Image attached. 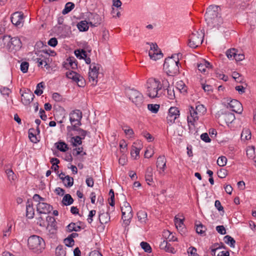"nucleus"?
Segmentation results:
<instances>
[{
    "label": "nucleus",
    "mask_w": 256,
    "mask_h": 256,
    "mask_svg": "<svg viewBox=\"0 0 256 256\" xmlns=\"http://www.w3.org/2000/svg\"><path fill=\"white\" fill-rule=\"evenodd\" d=\"M204 18L208 26L210 28H218L222 23L220 8L217 6H210L206 8Z\"/></svg>",
    "instance_id": "1"
},
{
    "label": "nucleus",
    "mask_w": 256,
    "mask_h": 256,
    "mask_svg": "<svg viewBox=\"0 0 256 256\" xmlns=\"http://www.w3.org/2000/svg\"><path fill=\"white\" fill-rule=\"evenodd\" d=\"M180 54H172L166 58L164 64V70L169 76H174L179 72L178 56Z\"/></svg>",
    "instance_id": "2"
},
{
    "label": "nucleus",
    "mask_w": 256,
    "mask_h": 256,
    "mask_svg": "<svg viewBox=\"0 0 256 256\" xmlns=\"http://www.w3.org/2000/svg\"><path fill=\"white\" fill-rule=\"evenodd\" d=\"M28 245L29 248L34 252L40 253L44 248L45 242L41 237L32 235L28 238Z\"/></svg>",
    "instance_id": "3"
},
{
    "label": "nucleus",
    "mask_w": 256,
    "mask_h": 256,
    "mask_svg": "<svg viewBox=\"0 0 256 256\" xmlns=\"http://www.w3.org/2000/svg\"><path fill=\"white\" fill-rule=\"evenodd\" d=\"M162 88L160 82L154 79H150L147 82V94L151 98L157 96L158 91Z\"/></svg>",
    "instance_id": "4"
},
{
    "label": "nucleus",
    "mask_w": 256,
    "mask_h": 256,
    "mask_svg": "<svg viewBox=\"0 0 256 256\" xmlns=\"http://www.w3.org/2000/svg\"><path fill=\"white\" fill-rule=\"evenodd\" d=\"M204 34L202 32H194L190 36L188 46L192 48H196L200 46L204 40Z\"/></svg>",
    "instance_id": "5"
},
{
    "label": "nucleus",
    "mask_w": 256,
    "mask_h": 256,
    "mask_svg": "<svg viewBox=\"0 0 256 256\" xmlns=\"http://www.w3.org/2000/svg\"><path fill=\"white\" fill-rule=\"evenodd\" d=\"M100 65L92 62L89 68L88 80L90 82L92 86H95L98 82V76L99 74V70Z\"/></svg>",
    "instance_id": "6"
},
{
    "label": "nucleus",
    "mask_w": 256,
    "mask_h": 256,
    "mask_svg": "<svg viewBox=\"0 0 256 256\" xmlns=\"http://www.w3.org/2000/svg\"><path fill=\"white\" fill-rule=\"evenodd\" d=\"M127 95L130 100L134 103L137 107H140L144 102L143 96L138 91L130 89L127 92Z\"/></svg>",
    "instance_id": "7"
},
{
    "label": "nucleus",
    "mask_w": 256,
    "mask_h": 256,
    "mask_svg": "<svg viewBox=\"0 0 256 256\" xmlns=\"http://www.w3.org/2000/svg\"><path fill=\"white\" fill-rule=\"evenodd\" d=\"M121 211L122 212V218L124 222H128L132 218V210L130 204L125 201L123 203V206H121Z\"/></svg>",
    "instance_id": "8"
},
{
    "label": "nucleus",
    "mask_w": 256,
    "mask_h": 256,
    "mask_svg": "<svg viewBox=\"0 0 256 256\" xmlns=\"http://www.w3.org/2000/svg\"><path fill=\"white\" fill-rule=\"evenodd\" d=\"M146 44L150 46V48L149 50L148 54L152 60H156L162 57L163 54L161 50L158 48L156 43L146 42Z\"/></svg>",
    "instance_id": "9"
},
{
    "label": "nucleus",
    "mask_w": 256,
    "mask_h": 256,
    "mask_svg": "<svg viewBox=\"0 0 256 256\" xmlns=\"http://www.w3.org/2000/svg\"><path fill=\"white\" fill-rule=\"evenodd\" d=\"M82 116V112L80 110H72L70 114V121L72 124L71 126L74 124H76L78 126H81Z\"/></svg>",
    "instance_id": "10"
},
{
    "label": "nucleus",
    "mask_w": 256,
    "mask_h": 256,
    "mask_svg": "<svg viewBox=\"0 0 256 256\" xmlns=\"http://www.w3.org/2000/svg\"><path fill=\"white\" fill-rule=\"evenodd\" d=\"M180 112L178 108L175 106L170 107L168 110V115L166 117L168 124L171 125L175 122L176 120L179 118Z\"/></svg>",
    "instance_id": "11"
},
{
    "label": "nucleus",
    "mask_w": 256,
    "mask_h": 256,
    "mask_svg": "<svg viewBox=\"0 0 256 256\" xmlns=\"http://www.w3.org/2000/svg\"><path fill=\"white\" fill-rule=\"evenodd\" d=\"M190 116H188L187 120L188 124L189 129L190 130V125L194 126L195 122H196L198 120V112L192 106H190Z\"/></svg>",
    "instance_id": "12"
},
{
    "label": "nucleus",
    "mask_w": 256,
    "mask_h": 256,
    "mask_svg": "<svg viewBox=\"0 0 256 256\" xmlns=\"http://www.w3.org/2000/svg\"><path fill=\"white\" fill-rule=\"evenodd\" d=\"M24 14L22 12H14L11 16L10 19L12 24L16 26H20L24 22Z\"/></svg>",
    "instance_id": "13"
},
{
    "label": "nucleus",
    "mask_w": 256,
    "mask_h": 256,
    "mask_svg": "<svg viewBox=\"0 0 256 256\" xmlns=\"http://www.w3.org/2000/svg\"><path fill=\"white\" fill-rule=\"evenodd\" d=\"M88 18L89 24L92 27L98 26L101 24L102 20L100 15L96 13H90Z\"/></svg>",
    "instance_id": "14"
},
{
    "label": "nucleus",
    "mask_w": 256,
    "mask_h": 256,
    "mask_svg": "<svg viewBox=\"0 0 256 256\" xmlns=\"http://www.w3.org/2000/svg\"><path fill=\"white\" fill-rule=\"evenodd\" d=\"M52 209V206L46 202H39L36 205V211L40 214H49Z\"/></svg>",
    "instance_id": "15"
},
{
    "label": "nucleus",
    "mask_w": 256,
    "mask_h": 256,
    "mask_svg": "<svg viewBox=\"0 0 256 256\" xmlns=\"http://www.w3.org/2000/svg\"><path fill=\"white\" fill-rule=\"evenodd\" d=\"M21 96L22 102L24 105L29 104L34 98V95L30 89L25 90Z\"/></svg>",
    "instance_id": "16"
},
{
    "label": "nucleus",
    "mask_w": 256,
    "mask_h": 256,
    "mask_svg": "<svg viewBox=\"0 0 256 256\" xmlns=\"http://www.w3.org/2000/svg\"><path fill=\"white\" fill-rule=\"evenodd\" d=\"M228 106L232 109V110L236 113L241 114L243 110V108L242 104L236 100H232L228 103Z\"/></svg>",
    "instance_id": "17"
},
{
    "label": "nucleus",
    "mask_w": 256,
    "mask_h": 256,
    "mask_svg": "<svg viewBox=\"0 0 256 256\" xmlns=\"http://www.w3.org/2000/svg\"><path fill=\"white\" fill-rule=\"evenodd\" d=\"M22 46L21 40L18 37L11 38L10 42L9 49L18 50Z\"/></svg>",
    "instance_id": "18"
},
{
    "label": "nucleus",
    "mask_w": 256,
    "mask_h": 256,
    "mask_svg": "<svg viewBox=\"0 0 256 256\" xmlns=\"http://www.w3.org/2000/svg\"><path fill=\"white\" fill-rule=\"evenodd\" d=\"M79 126H78L76 124H74L72 126H68L66 128L68 132H70L72 131H76L78 132V134L80 135L79 136L82 137V139H84L88 132L79 128Z\"/></svg>",
    "instance_id": "19"
},
{
    "label": "nucleus",
    "mask_w": 256,
    "mask_h": 256,
    "mask_svg": "<svg viewBox=\"0 0 256 256\" xmlns=\"http://www.w3.org/2000/svg\"><path fill=\"white\" fill-rule=\"evenodd\" d=\"M61 175L65 176V174L62 172L58 175V176L62 180L64 185L67 188L71 187L74 184V178L69 176H66L64 177H61Z\"/></svg>",
    "instance_id": "20"
},
{
    "label": "nucleus",
    "mask_w": 256,
    "mask_h": 256,
    "mask_svg": "<svg viewBox=\"0 0 256 256\" xmlns=\"http://www.w3.org/2000/svg\"><path fill=\"white\" fill-rule=\"evenodd\" d=\"M34 215V210L32 203L28 200L26 206V216L28 218H32Z\"/></svg>",
    "instance_id": "21"
},
{
    "label": "nucleus",
    "mask_w": 256,
    "mask_h": 256,
    "mask_svg": "<svg viewBox=\"0 0 256 256\" xmlns=\"http://www.w3.org/2000/svg\"><path fill=\"white\" fill-rule=\"evenodd\" d=\"M64 66L66 68H68V66L71 67L72 69L76 68L78 65L76 60L73 56L69 57L66 59V62L64 64Z\"/></svg>",
    "instance_id": "22"
},
{
    "label": "nucleus",
    "mask_w": 256,
    "mask_h": 256,
    "mask_svg": "<svg viewBox=\"0 0 256 256\" xmlns=\"http://www.w3.org/2000/svg\"><path fill=\"white\" fill-rule=\"evenodd\" d=\"M222 118L224 120L226 124H230L235 119V116L234 114L228 112L222 114Z\"/></svg>",
    "instance_id": "23"
},
{
    "label": "nucleus",
    "mask_w": 256,
    "mask_h": 256,
    "mask_svg": "<svg viewBox=\"0 0 256 256\" xmlns=\"http://www.w3.org/2000/svg\"><path fill=\"white\" fill-rule=\"evenodd\" d=\"M166 164V158L164 156H159L156 161V167L160 170L164 171Z\"/></svg>",
    "instance_id": "24"
},
{
    "label": "nucleus",
    "mask_w": 256,
    "mask_h": 256,
    "mask_svg": "<svg viewBox=\"0 0 256 256\" xmlns=\"http://www.w3.org/2000/svg\"><path fill=\"white\" fill-rule=\"evenodd\" d=\"M54 144L56 148L62 152H66L69 150L68 145L63 141L60 140Z\"/></svg>",
    "instance_id": "25"
},
{
    "label": "nucleus",
    "mask_w": 256,
    "mask_h": 256,
    "mask_svg": "<svg viewBox=\"0 0 256 256\" xmlns=\"http://www.w3.org/2000/svg\"><path fill=\"white\" fill-rule=\"evenodd\" d=\"M10 36L5 35L0 38V48L6 46L9 48Z\"/></svg>",
    "instance_id": "26"
},
{
    "label": "nucleus",
    "mask_w": 256,
    "mask_h": 256,
    "mask_svg": "<svg viewBox=\"0 0 256 256\" xmlns=\"http://www.w3.org/2000/svg\"><path fill=\"white\" fill-rule=\"evenodd\" d=\"M195 226L196 227V232L198 234H200L201 236L206 235V228L205 226L203 225L200 222H198V223L196 222L195 224Z\"/></svg>",
    "instance_id": "27"
},
{
    "label": "nucleus",
    "mask_w": 256,
    "mask_h": 256,
    "mask_svg": "<svg viewBox=\"0 0 256 256\" xmlns=\"http://www.w3.org/2000/svg\"><path fill=\"white\" fill-rule=\"evenodd\" d=\"M99 220L101 224H106L110 222V216L108 212H103L99 214Z\"/></svg>",
    "instance_id": "28"
},
{
    "label": "nucleus",
    "mask_w": 256,
    "mask_h": 256,
    "mask_svg": "<svg viewBox=\"0 0 256 256\" xmlns=\"http://www.w3.org/2000/svg\"><path fill=\"white\" fill-rule=\"evenodd\" d=\"M88 24L89 22L88 21L86 20H82L78 24L77 26L80 31L86 32L88 30Z\"/></svg>",
    "instance_id": "29"
},
{
    "label": "nucleus",
    "mask_w": 256,
    "mask_h": 256,
    "mask_svg": "<svg viewBox=\"0 0 256 256\" xmlns=\"http://www.w3.org/2000/svg\"><path fill=\"white\" fill-rule=\"evenodd\" d=\"M137 216L138 221L142 223H146L147 220V213L144 210H139L137 212Z\"/></svg>",
    "instance_id": "30"
},
{
    "label": "nucleus",
    "mask_w": 256,
    "mask_h": 256,
    "mask_svg": "<svg viewBox=\"0 0 256 256\" xmlns=\"http://www.w3.org/2000/svg\"><path fill=\"white\" fill-rule=\"evenodd\" d=\"M62 202L64 206H69L74 202V199L70 194H66L63 197Z\"/></svg>",
    "instance_id": "31"
},
{
    "label": "nucleus",
    "mask_w": 256,
    "mask_h": 256,
    "mask_svg": "<svg viewBox=\"0 0 256 256\" xmlns=\"http://www.w3.org/2000/svg\"><path fill=\"white\" fill-rule=\"evenodd\" d=\"M241 140H247L251 138V132L248 128L243 129L241 134Z\"/></svg>",
    "instance_id": "32"
},
{
    "label": "nucleus",
    "mask_w": 256,
    "mask_h": 256,
    "mask_svg": "<svg viewBox=\"0 0 256 256\" xmlns=\"http://www.w3.org/2000/svg\"><path fill=\"white\" fill-rule=\"evenodd\" d=\"M145 179L149 185L150 184V182H152V169L151 167L148 168L145 175Z\"/></svg>",
    "instance_id": "33"
},
{
    "label": "nucleus",
    "mask_w": 256,
    "mask_h": 256,
    "mask_svg": "<svg viewBox=\"0 0 256 256\" xmlns=\"http://www.w3.org/2000/svg\"><path fill=\"white\" fill-rule=\"evenodd\" d=\"M66 248L62 245H58L56 248V256H66Z\"/></svg>",
    "instance_id": "34"
},
{
    "label": "nucleus",
    "mask_w": 256,
    "mask_h": 256,
    "mask_svg": "<svg viewBox=\"0 0 256 256\" xmlns=\"http://www.w3.org/2000/svg\"><path fill=\"white\" fill-rule=\"evenodd\" d=\"M40 58H36V60L38 63V66H40L44 63V66L46 67L48 65V62L49 61L48 58H44V56L41 54L39 55Z\"/></svg>",
    "instance_id": "35"
},
{
    "label": "nucleus",
    "mask_w": 256,
    "mask_h": 256,
    "mask_svg": "<svg viewBox=\"0 0 256 256\" xmlns=\"http://www.w3.org/2000/svg\"><path fill=\"white\" fill-rule=\"evenodd\" d=\"M67 231L70 232L72 231L78 232L82 228L80 226L76 225L74 222H71L67 226Z\"/></svg>",
    "instance_id": "36"
},
{
    "label": "nucleus",
    "mask_w": 256,
    "mask_h": 256,
    "mask_svg": "<svg viewBox=\"0 0 256 256\" xmlns=\"http://www.w3.org/2000/svg\"><path fill=\"white\" fill-rule=\"evenodd\" d=\"M66 74L68 78L72 79L74 82L78 80V76H80V74L75 72L69 70L66 72Z\"/></svg>",
    "instance_id": "37"
},
{
    "label": "nucleus",
    "mask_w": 256,
    "mask_h": 256,
    "mask_svg": "<svg viewBox=\"0 0 256 256\" xmlns=\"http://www.w3.org/2000/svg\"><path fill=\"white\" fill-rule=\"evenodd\" d=\"M74 8V4L72 2H67L66 5L64 9L62 11V14H66L69 13L72 10H73Z\"/></svg>",
    "instance_id": "38"
},
{
    "label": "nucleus",
    "mask_w": 256,
    "mask_h": 256,
    "mask_svg": "<svg viewBox=\"0 0 256 256\" xmlns=\"http://www.w3.org/2000/svg\"><path fill=\"white\" fill-rule=\"evenodd\" d=\"M224 240L226 244H229L231 248H234L236 244V240L232 236L228 235L226 236L224 238Z\"/></svg>",
    "instance_id": "39"
},
{
    "label": "nucleus",
    "mask_w": 256,
    "mask_h": 256,
    "mask_svg": "<svg viewBox=\"0 0 256 256\" xmlns=\"http://www.w3.org/2000/svg\"><path fill=\"white\" fill-rule=\"evenodd\" d=\"M140 245L141 248L144 250V251L148 253H150L152 252V249L147 242H140Z\"/></svg>",
    "instance_id": "40"
},
{
    "label": "nucleus",
    "mask_w": 256,
    "mask_h": 256,
    "mask_svg": "<svg viewBox=\"0 0 256 256\" xmlns=\"http://www.w3.org/2000/svg\"><path fill=\"white\" fill-rule=\"evenodd\" d=\"M82 138L80 136H76L72 138V144L74 146L82 144Z\"/></svg>",
    "instance_id": "41"
},
{
    "label": "nucleus",
    "mask_w": 256,
    "mask_h": 256,
    "mask_svg": "<svg viewBox=\"0 0 256 256\" xmlns=\"http://www.w3.org/2000/svg\"><path fill=\"white\" fill-rule=\"evenodd\" d=\"M32 131H34V128H30L28 130V137L30 141L34 143H37L39 140H38L36 134L32 132Z\"/></svg>",
    "instance_id": "42"
},
{
    "label": "nucleus",
    "mask_w": 256,
    "mask_h": 256,
    "mask_svg": "<svg viewBox=\"0 0 256 256\" xmlns=\"http://www.w3.org/2000/svg\"><path fill=\"white\" fill-rule=\"evenodd\" d=\"M148 108L152 112L156 114L158 111L160 105L157 104H148Z\"/></svg>",
    "instance_id": "43"
},
{
    "label": "nucleus",
    "mask_w": 256,
    "mask_h": 256,
    "mask_svg": "<svg viewBox=\"0 0 256 256\" xmlns=\"http://www.w3.org/2000/svg\"><path fill=\"white\" fill-rule=\"evenodd\" d=\"M226 247L224 245V244L222 242H220V244L218 243H215L212 246L210 247V249L212 251H216V250L220 249V248H226Z\"/></svg>",
    "instance_id": "44"
},
{
    "label": "nucleus",
    "mask_w": 256,
    "mask_h": 256,
    "mask_svg": "<svg viewBox=\"0 0 256 256\" xmlns=\"http://www.w3.org/2000/svg\"><path fill=\"white\" fill-rule=\"evenodd\" d=\"M166 90L168 98L170 100H174L175 98V94L174 88L172 87H168V88H166Z\"/></svg>",
    "instance_id": "45"
},
{
    "label": "nucleus",
    "mask_w": 256,
    "mask_h": 256,
    "mask_svg": "<svg viewBox=\"0 0 256 256\" xmlns=\"http://www.w3.org/2000/svg\"><path fill=\"white\" fill-rule=\"evenodd\" d=\"M227 162V158L224 156H222L218 158L217 160V164L220 166H226Z\"/></svg>",
    "instance_id": "46"
},
{
    "label": "nucleus",
    "mask_w": 256,
    "mask_h": 256,
    "mask_svg": "<svg viewBox=\"0 0 256 256\" xmlns=\"http://www.w3.org/2000/svg\"><path fill=\"white\" fill-rule=\"evenodd\" d=\"M64 242L65 245L68 247H72L74 244V239L72 238L69 236L64 240Z\"/></svg>",
    "instance_id": "47"
},
{
    "label": "nucleus",
    "mask_w": 256,
    "mask_h": 256,
    "mask_svg": "<svg viewBox=\"0 0 256 256\" xmlns=\"http://www.w3.org/2000/svg\"><path fill=\"white\" fill-rule=\"evenodd\" d=\"M237 50L235 48H232L228 50L226 52V54L228 58H231L232 57L235 58Z\"/></svg>",
    "instance_id": "48"
},
{
    "label": "nucleus",
    "mask_w": 256,
    "mask_h": 256,
    "mask_svg": "<svg viewBox=\"0 0 256 256\" xmlns=\"http://www.w3.org/2000/svg\"><path fill=\"white\" fill-rule=\"evenodd\" d=\"M141 134L144 138H145L149 142H152L154 140V137L146 130H143Z\"/></svg>",
    "instance_id": "49"
},
{
    "label": "nucleus",
    "mask_w": 256,
    "mask_h": 256,
    "mask_svg": "<svg viewBox=\"0 0 256 256\" xmlns=\"http://www.w3.org/2000/svg\"><path fill=\"white\" fill-rule=\"evenodd\" d=\"M29 66V64L27 62H23L21 63L20 66V69L23 73H26L28 72Z\"/></svg>",
    "instance_id": "50"
},
{
    "label": "nucleus",
    "mask_w": 256,
    "mask_h": 256,
    "mask_svg": "<svg viewBox=\"0 0 256 256\" xmlns=\"http://www.w3.org/2000/svg\"><path fill=\"white\" fill-rule=\"evenodd\" d=\"M202 88L206 92H208V94L212 92L213 91V86L210 84H202Z\"/></svg>",
    "instance_id": "51"
},
{
    "label": "nucleus",
    "mask_w": 256,
    "mask_h": 256,
    "mask_svg": "<svg viewBox=\"0 0 256 256\" xmlns=\"http://www.w3.org/2000/svg\"><path fill=\"white\" fill-rule=\"evenodd\" d=\"M218 176L220 178H223L226 177L228 174L227 170L224 168H220L218 171Z\"/></svg>",
    "instance_id": "52"
},
{
    "label": "nucleus",
    "mask_w": 256,
    "mask_h": 256,
    "mask_svg": "<svg viewBox=\"0 0 256 256\" xmlns=\"http://www.w3.org/2000/svg\"><path fill=\"white\" fill-rule=\"evenodd\" d=\"M176 89L178 90L182 93L186 94L187 92L186 87V85L182 82L178 84Z\"/></svg>",
    "instance_id": "53"
},
{
    "label": "nucleus",
    "mask_w": 256,
    "mask_h": 256,
    "mask_svg": "<svg viewBox=\"0 0 256 256\" xmlns=\"http://www.w3.org/2000/svg\"><path fill=\"white\" fill-rule=\"evenodd\" d=\"M6 172L8 176V178L10 180H14L15 176L14 172L11 169H8L6 170Z\"/></svg>",
    "instance_id": "54"
},
{
    "label": "nucleus",
    "mask_w": 256,
    "mask_h": 256,
    "mask_svg": "<svg viewBox=\"0 0 256 256\" xmlns=\"http://www.w3.org/2000/svg\"><path fill=\"white\" fill-rule=\"evenodd\" d=\"M174 223L176 228H178V227L181 228L184 225V220L176 216L174 218Z\"/></svg>",
    "instance_id": "55"
},
{
    "label": "nucleus",
    "mask_w": 256,
    "mask_h": 256,
    "mask_svg": "<svg viewBox=\"0 0 256 256\" xmlns=\"http://www.w3.org/2000/svg\"><path fill=\"white\" fill-rule=\"evenodd\" d=\"M200 138L206 142H210L211 139L210 138L208 134L206 132L203 133L200 136Z\"/></svg>",
    "instance_id": "56"
},
{
    "label": "nucleus",
    "mask_w": 256,
    "mask_h": 256,
    "mask_svg": "<svg viewBox=\"0 0 256 256\" xmlns=\"http://www.w3.org/2000/svg\"><path fill=\"white\" fill-rule=\"evenodd\" d=\"M0 92L2 95L8 96L10 93L11 92V90L8 88L2 87L0 88Z\"/></svg>",
    "instance_id": "57"
},
{
    "label": "nucleus",
    "mask_w": 256,
    "mask_h": 256,
    "mask_svg": "<svg viewBox=\"0 0 256 256\" xmlns=\"http://www.w3.org/2000/svg\"><path fill=\"white\" fill-rule=\"evenodd\" d=\"M46 220L48 222H52L51 226L54 228V230L56 231V220L54 217L52 216H48L46 218Z\"/></svg>",
    "instance_id": "58"
},
{
    "label": "nucleus",
    "mask_w": 256,
    "mask_h": 256,
    "mask_svg": "<svg viewBox=\"0 0 256 256\" xmlns=\"http://www.w3.org/2000/svg\"><path fill=\"white\" fill-rule=\"evenodd\" d=\"M48 44L50 46L55 47L58 44V40L55 38H52L48 41Z\"/></svg>",
    "instance_id": "59"
},
{
    "label": "nucleus",
    "mask_w": 256,
    "mask_h": 256,
    "mask_svg": "<svg viewBox=\"0 0 256 256\" xmlns=\"http://www.w3.org/2000/svg\"><path fill=\"white\" fill-rule=\"evenodd\" d=\"M96 214V211L95 210H92L90 212L88 216V218L87 219L88 222L89 224H91L93 220L92 217L95 216Z\"/></svg>",
    "instance_id": "60"
},
{
    "label": "nucleus",
    "mask_w": 256,
    "mask_h": 256,
    "mask_svg": "<svg viewBox=\"0 0 256 256\" xmlns=\"http://www.w3.org/2000/svg\"><path fill=\"white\" fill-rule=\"evenodd\" d=\"M216 231L221 234H225L226 230L224 226H218L216 227Z\"/></svg>",
    "instance_id": "61"
},
{
    "label": "nucleus",
    "mask_w": 256,
    "mask_h": 256,
    "mask_svg": "<svg viewBox=\"0 0 256 256\" xmlns=\"http://www.w3.org/2000/svg\"><path fill=\"white\" fill-rule=\"evenodd\" d=\"M52 98L56 102H61L62 100V96L58 92H54L52 94Z\"/></svg>",
    "instance_id": "62"
},
{
    "label": "nucleus",
    "mask_w": 256,
    "mask_h": 256,
    "mask_svg": "<svg viewBox=\"0 0 256 256\" xmlns=\"http://www.w3.org/2000/svg\"><path fill=\"white\" fill-rule=\"evenodd\" d=\"M188 253L190 254V256H198L196 254V249L194 247H190L188 250Z\"/></svg>",
    "instance_id": "63"
},
{
    "label": "nucleus",
    "mask_w": 256,
    "mask_h": 256,
    "mask_svg": "<svg viewBox=\"0 0 256 256\" xmlns=\"http://www.w3.org/2000/svg\"><path fill=\"white\" fill-rule=\"evenodd\" d=\"M86 185L88 187H92L94 184V180L92 178L88 177L86 180Z\"/></svg>",
    "instance_id": "64"
}]
</instances>
